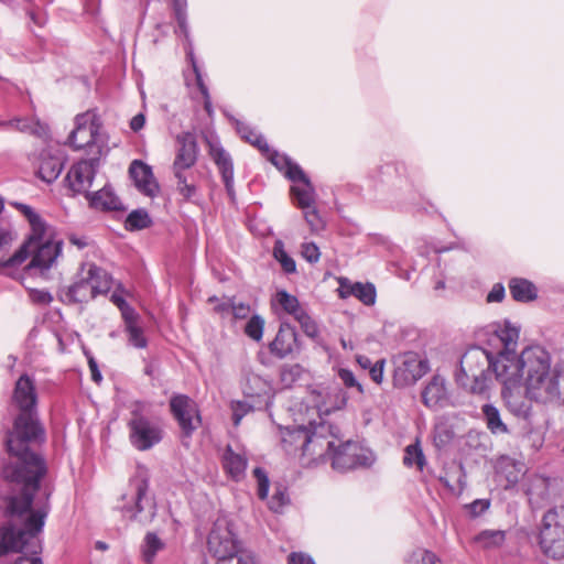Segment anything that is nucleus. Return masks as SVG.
<instances>
[{
  "mask_svg": "<svg viewBox=\"0 0 564 564\" xmlns=\"http://www.w3.org/2000/svg\"><path fill=\"white\" fill-rule=\"evenodd\" d=\"M36 403L34 381L28 375H22L15 382L12 395V404L19 414L6 437L9 459L0 468V506L9 510L14 522L31 520L33 531H39L43 524L44 512H28L30 495L40 489V481L46 474L44 459L31 449L32 445L45 440Z\"/></svg>",
  "mask_w": 564,
  "mask_h": 564,
  "instance_id": "nucleus-1",
  "label": "nucleus"
},
{
  "mask_svg": "<svg viewBox=\"0 0 564 564\" xmlns=\"http://www.w3.org/2000/svg\"><path fill=\"white\" fill-rule=\"evenodd\" d=\"M551 364L549 351L541 346H530L520 354L522 383L535 401H553L564 390V371L552 368Z\"/></svg>",
  "mask_w": 564,
  "mask_h": 564,
  "instance_id": "nucleus-2",
  "label": "nucleus"
},
{
  "mask_svg": "<svg viewBox=\"0 0 564 564\" xmlns=\"http://www.w3.org/2000/svg\"><path fill=\"white\" fill-rule=\"evenodd\" d=\"M30 495L28 512H44L43 523L48 512V505L33 506L34 494ZM0 512L6 517L7 522L0 527V557L8 553H24L32 556H20L14 564H43L37 554L42 551L41 533L44 524L39 531H33L31 520L23 519L21 522H14L12 514L4 507L0 506Z\"/></svg>",
  "mask_w": 564,
  "mask_h": 564,
  "instance_id": "nucleus-3",
  "label": "nucleus"
},
{
  "mask_svg": "<svg viewBox=\"0 0 564 564\" xmlns=\"http://www.w3.org/2000/svg\"><path fill=\"white\" fill-rule=\"evenodd\" d=\"M13 236L10 230H0V268L20 265L31 257L25 269L28 271L36 270L40 273H44L53 267L61 256L63 246V241L55 237L54 229L39 237L29 236L19 250L9 256Z\"/></svg>",
  "mask_w": 564,
  "mask_h": 564,
  "instance_id": "nucleus-4",
  "label": "nucleus"
},
{
  "mask_svg": "<svg viewBox=\"0 0 564 564\" xmlns=\"http://www.w3.org/2000/svg\"><path fill=\"white\" fill-rule=\"evenodd\" d=\"M492 356L480 347L468 349L459 362L455 380L459 387L473 394H482L491 382Z\"/></svg>",
  "mask_w": 564,
  "mask_h": 564,
  "instance_id": "nucleus-5",
  "label": "nucleus"
},
{
  "mask_svg": "<svg viewBox=\"0 0 564 564\" xmlns=\"http://www.w3.org/2000/svg\"><path fill=\"white\" fill-rule=\"evenodd\" d=\"M327 435L337 438L338 426L329 422H322L312 433L304 426L286 429L282 432L281 443L288 454H295L301 451L304 455L312 446L314 454L323 455L324 441Z\"/></svg>",
  "mask_w": 564,
  "mask_h": 564,
  "instance_id": "nucleus-6",
  "label": "nucleus"
},
{
  "mask_svg": "<svg viewBox=\"0 0 564 564\" xmlns=\"http://www.w3.org/2000/svg\"><path fill=\"white\" fill-rule=\"evenodd\" d=\"M324 448L330 456L333 468L339 471L368 467L375 460L372 452L362 447L359 443L351 441L343 443L339 429L337 438L327 435L324 441Z\"/></svg>",
  "mask_w": 564,
  "mask_h": 564,
  "instance_id": "nucleus-7",
  "label": "nucleus"
},
{
  "mask_svg": "<svg viewBox=\"0 0 564 564\" xmlns=\"http://www.w3.org/2000/svg\"><path fill=\"white\" fill-rule=\"evenodd\" d=\"M539 545L552 558H564V505L546 510L539 527Z\"/></svg>",
  "mask_w": 564,
  "mask_h": 564,
  "instance_id": "nucleus-8",
  "label": "nucleus"
},
{
  "mask_svg": "<svg viewBox=\"0 0 564 564\" xmlns=\"http://www.w3.org/2000/svg\"><path fill=\"white\" fill-rule=\"evenodd\" d=\"M130 500L133 506L124 503L121 507L123 516L130 520H138L143 524H149L156 516V505L153 499L148 498L149 481L145 477L138 476L130 480Z\"/></svg>",
  "mask_w": 564,
  "mask_h": 564,
  "instance_id": "nucleus-9",
  "label": "nucleus"
},
{
  "mask_svg": "<svg viewBox=\"0 0 564 564\" xmlns=\"http://www.w3.org/2000/svg\"><path fill=\"white\" fill-rule=\"evenodd\" d=\"M131 415L128 422L129 441L135 449L149 451L162 441L163 429L156 421L144 416L139 410H133Z\"/></svg>",
  "mask_w": 564,
  "mask_h": 564,
  "instance_id": "nucleus-10",
  "label": "nucleus"
},
{
  "mask_svg": "<svg viewBox=\"0 0 564 564\" xmlns=\"http://www.w3.org/2000/svg\"><path fill=\"white\" fill-rule=\"evenodd\" d=\"M76 127L69 134L68 141L76 150L88 147L89 149L97 148L96 154H100V147L97 144V139L101 129V121L99 116L94 110H88L84 113L77 115Z\"/></svg>",
  "mask_w": 564,
  "mask_h": 564,
  "instance_id": "nucleus-11",
  "label": "nucleus"
},
{
  "mask_svg": "<svg viewBox=\"0 0 564 564\" xmlns=\"http://www.w3.org/2000/svg\"><path fill=\"white\" fill-rule=\"evenodd\" d=\"M207 549L217 561L240 551L239 541L236 539L230 522L226 518H218L208 534Z\"/></svg>",
  "mask_w": 564,
  "mask_h": 564,
  "instance_id": "nucleus-12",
  "label": "nucleus"
},
{
  "mask_svg": "<svg viewBox=\"0 0 564 564\" xmlns=\"http://www.w3.org/2000/svg\"><path fill=\"white\" fill-rule=\"evenodd\" d=\"M170 409L176 420L182 435L191 437L202 425V417L197 403L185 394H175L170 400Z\"/></svg>",
  "mask_w": 564,
  "mask_h": 564,
  "instance_id": "nucleus-13",
  "label": "nucleus"
},
{
  "mask_svg": "<svg viewBox=\"0 0 564 564\" xmlns=\"http://www.w3.org/2000/svg\"><path fill=\"white\" fill-rule=\"evenodd\" d=\"M429 371V362L409 351L394 360L393 384L399 388L414 384Z\"/></svg>",
  "mask_w": 564,
  "mask_h": 564,
  "instance_id": "nucleus-14",
  "label": "nucleus"
},
{
  "mask_svg": "<svg viewBox=\"0 0 564 564\" xmlns=\"http://www.w3.org/2000/svg\"><path fill=\"white\" fill-rule=\"evenodd\" d=\"M98 162L99 158L95 155L88 160H80L69 169L65 181L73 195H88Z\"/></svg>",
  "mask_w": 564,
  "mask_h": 564,
  "instance_id": "nucleus-15",
  "label": "nucleus"
},
{
  "mask_svg": "<svg viewBox=\"0 0 564 564\" xmlns=\"http://www.w3.org/2000/svg\"><path fill=\"white\" fill-rule=\"evenodd\" d=\"M492 369L496 379L502 384V389H508L522 384V373L520 372V355L516 357L508 351H499L498 356L492 358Z\"/></svg>",
  "mask_w": 564,
  "mask_h": 564,
  "instance_id": "nucleus-16",
  "label": "nucleus"
},
{
  "mask_svg": "<svg viewBox=\"0 0 564 564\" xmlns=\"http://www.w3.org/2000/svg\"><path fill=\"white\" fill-rule=\"evenodd\" d=\"M198 144L194 133L182 132L175 138V158L172 167H194L198 160Z\"/></svg>",
  "mask_w": 564,
  "mask_h": 564,
  "instance_id": "nucleus-17",
  "label": "nucleus"
},
{
  "mask_svg": "<svg viewBox=\"0 0 564 564\" xmlns=\"http://www.w3.org/2000/svg\"><path fill=\"white\" fill-rule=\"evenodd\" d=\"M269 350L279 359L299 352L300 343L295 328L288 323H282L274 339L269 344Z\"/></svg>",
  "mask_w": 564,
  "mask_h": 564,
  "instance_id": "nucleus-18",
  "label": "nucleus"
},
{
  "mask_svg": "<svg viewBox=\"0 0 564 564\" xmlns=\"http://www.w3.org/2000/svg\"><path fill=\"white\" fill-rule=\"evenodd\" d=\"M501 395L506 406L513 415L520 419H528L530 416L532 409L531 402L535 399L527 393V388H524L523 383L502 389Z\"/></svg>",
  "mask_w": 564,
  "mask_h": 564,
  "instance_id": "nucleus-19",
  "label": "nucleus"
},
{
  "mask_svg": "<svg viewBox=\"0 0 564 564\" xmlns=\"http://www.w3.org/2000/svg\"><path fill=\"white\" fill-rule=\"evenodd\" d=\"M208 152L221 174L227 194L234 199V164L230 154L218 142H210Z\"/></svg>",
  "mask_w": 564,
  "mask_h": 564,
  "instance_id": "nucleus-20",
  "label": "nucleus"
},
{
  "mask_svg": "<svg viewBox=\"0 0 564 564\" xmlns=\"http://www.w3.org/2000/svg\"><path fill=\"white\" fill-rule=\"evenodd\" d=\"M130 177L135 187L147 196L153 197L160 187L155 181L151 167L142 161L134 160L129 167Z\"/></svg>",
  "mask_w": 564,
  "mask_h": 564,
  "instance_id": "nucleus-21",
  "label": "nucleus"
},
{
  "mask_svg": "<svg viewBox=\"0 0 564 564\" xmlns=\"http://www.w3.org/2000/svg\"><path fill=\"white\" fill-rule=\"evenodd\" d=\"M423 403L431 409L444 408L449 403V393L446 380L434 375L422 391Z\"/></svg>",
  "mask_w": 564,
  "mask_h": 564,
  "instance_id": "nucleus-22",
  "label": "nucleus"
},
{
  "mask_svg": "<svg viewBox=\"0 0 564 564\" xmlns=\"http://www.w3.org/2000/svg\"><path fill=\"white\" fill-rule=\"evenodd\" d=\"M172 173L176 180V189L185 200H192L198 192V173L194 167H172Z\"/></svg>",
  "mask_w": 564,
  "mask_h": 564,
  "instance_id": "nucleus-23",
  "label": "nucleus"
},
{
  "mask_svg": "<svg viewBox=\"0 0 564 564\" xmlns=\"http://www.w3.org/2000/svg\"><path fill=\"white\" fill-rule=\"evenodd\" d=\"M221 465L227 475L239 480L245 475L247 457L243 453L235 452L230 445H227L221 456Z\"/></svg>",
  "mask_w": 564,
  "mask_h": 564,
  "instance_id": "nucleus-24",
  "label": "nucleus"
},
{
  "mask_svg": "<svg viewBox=\"0 0 564 564\" xmlns=\"http://www.w3.org/2000/svg\"><path fill=\"white\" fill-rule=\"evenodd\" d=\"M0 127L3 130L12 129L37 138L47 137V126L32 118H13L11 120L1 121Z\"/></svg>",
  "mask_w": 564,
  "mask_h": 564,
  "instance_id": "nucleus-25",
  "label": "nucleus"
},
{
  "mask_svg": "<svg viewBox=\"0 0 564 564\" xmlns=\"http://www.w3.org/2000/svg\"><path fill=\"white\" fill-rule=\"evenodd\" d=\"M89 206L99 210H121L123 209L119 197L113 193L110 186H104L101 189L86 196Z\"/></svg>",
  "mask_w": 564,
  "mask_h": 564,
  "instance_id": "nucleus-26",
  "label": "nucleus"
},
{
  "mask_svg": "<svg viewBox=\"0 0 564 564\" xmlns=\"http://www.w3.org/2000/svg\"><path fill=\"white\" fill-rule=\"evenodd\" d=\"M97 295L84 276L61 292V300L67 304L84 303L95 299Z\"/></svg>",
  "mask_w": 564,
  "mask_h": 564,
  "instance_id": "nucleus-27",
  "label": "nucleus"
},
{
  "mask_svg": "<svg viewBox=\"0 0 564 564\" xmlns=\"http://www.w3.org/2000/svg\"><path fill=\"white\" fill-rule=\"evenodd\" d=\"M63 166L62 158L42 152L40 154L37 175L42 181L52 183L59 176Z\"/></svg>",
  "mask_w": 564,
  "mask_h": 564,
  "instance_id": "nucleus-28",
  "label": "nucleus"
},
{
  "mask_svg": "<svg viewBox=\"0 0 564 564\" xmlns=\"http://www.w3.org/2000/svg\"><path fill=\"white\" fill-rule=\"evenodd\" d=\"M85 278L96 295L107 293L111 289V275L94 263L87 264V274Z\"/></svg>",
  "mask_w": 564,
  "mask_h": 564,
  "instance_id": "nucleus-29",
  "label": "nucleus"
},
{
  "mask_svg": "<svg viewBox=\"0 0 564 564\" xmlns=\"http://www.w3.org/2000/svg\"><path fill=\"white\" fill-rule=\"evenodd\" d=\"M509 290L511 296L517 302H531L538 296V290L535 285L523 278H512L509 281Z\"/></svg>",
  "mask_w": 564,
  "mask_h": 564,
  "instance_id": "nucleus-30",
  "label": "nucleus"
},
{
  "mask_svg": "<svg viewBox=\"0 0 564 564\" xmlns=\"http://www.w3.org/2000/svg\"><path fill=\"white\" fill-rule=\"evenodd\" d=\"M494 335L499 339L502 345L500 351H508L513 354L519 339V329L511 326L510 323L505 322L495 326Z\"/></svg>",
  "mask_w": 564,
  "mask_h": 564,
  "instance_id": "nucleus-31",
  "label": "nucleus"
},
{
  "mask_svg": "<svg viewBox=\"0 0 564 564\" xmlns=\"http://www.w3.org/2000/svg\"><path fill=\"white\" fill-rule=\"evenodd\" d=\"M482 419L487 429L495 435L508 434L509 429L502 421L500 411L494 404H484L481 406Z\"/></svg>",
  "mask_w": 564,
  "mask_h": 564,
  "instance_id": "nucleus-32",
  "label": "nucleus"
},
{
  "mask_svg": "<svg viewBox=\"0 0 564 564\" xmlns=\"http://www.w3.org/2000/svg\"><path fill=\"white\" fill-rule=\"evenodd\" d=\"M140 316L135 314L129 318L123 319L124 332L128 335V343L139 349L148 346V339L144 336L143 328L139 324Z\"/></svg>",
  "mask_w": 564,
  "mask_h": 564,
  "instance_id": "nucleus-33",
  "label": "nucleus"
},
{
  "mask_svg": "<svg viewBox=\"0 0 564 564\" xmlns=\"http://www.w3.org/2000/svg\"><path fill=\"white\" fill-rule=\"evenodd\" d=\"M164 542L154 532H148L140 546L141 555L147 564H152L158 552L164 549Z\"/></svg>",
  "mask_w": 564,
  "mask_h": 564,
  "instance_id": "nucleus-34",
  "label": "nucleus"
},
{
  "mask_svg": "<svg viewBox=\"0 0 564 564\" xmlns=\"http://www.w3.org/2000/svg\"><path fill=\"white\" fill-rule=\"evenodd\" d=\"M506 540V533L501 530H484L474 538V542L484 550L499 547Z\"/></svg>",
  "mask_w": 564,
  "mask_h": 564,
  "instance_id": "nucleus-35",
  "label": "nucleus"
},
{
  "mask_svg": "<svg viewBox=\"0 0 564 564\" xmlns=\"http://www.w3.org/2000/svg\"><path fill=\"white\" fill-rule=\"evenodd\" d=\"M403 464L406 467L416 466V468L422 471L426 465V458L422 451L419 438H416L414 444H410L404 449Z\"/></svg>",
  "mask_w": 564,
  "mask_h": 564,
  "instance_id": "nucleus-36",
  "label": "nucleus"
},
{
  "mask_svg": "<svg viewBox=\"0 0 564 564\" xmlns=\"http://www.w3.org/2000/svg\"><path fill=\"white\" fill-rule=\"evenodd\" d=\"M354 295L365 305H372L376 301V289L371 283H355L349 291H341V296Z\"/></svg>",
  "mask_w": 564,
  "mask_h": 564,
  "instance_id": "nucleus-37",
  "label": "nucleus"
},
{
  "mask_svg": "<svg viewBox=\"0 0 564 564\" xmlns=\"http://www.w3.org/2000/svg\"><path fill=\"white\" fill-rule=\"evenodd\" d=\"M21 212L25 216L31 226L30 236L39 237L40 235L48 232V230L53 229V227L48 226L42 219V217L39 214H36L30 206L21 205Z\"/></svg>",
  "mask_w": 564,
  "mask_h": 564,
  "instance_id": "nucleus-38",
  "label": "nucleus"
},
{
  "mask_svg": "<svg viewBox=\"0 0 564 564\" xmlns=\"http://www.w3.org/2000/svg\"><path fill=\"white\" fill-rule=\"evenodd\" d=\"M292 193L300 208L306 209L314 205L315 189L310 181L308 184H304L303 188L292 187Z\"/></svg>",
  "mask_w": 564,
  "mask_h": 564,
  "instance_id": "nucleus-39",
  "label": "nucleus"
},
{
  "mask_svg": "<svg viewBox=\"0 0 564 564\" xmlns=\"http://www.w3.org/2000/svg\"><path fill=\"white\" fill-rule=\"evenodd\" d=\"M273 256L275 260L281 264L285 273L290 274L296 271L295 261L292 257L288 254L282 241H275L273 247Z\"/></svg>",
  "mask_w": 564,
  "mask_h": 564,
  "instance_id": "nucleus-40",
  "label": "nucleus"
},
{
  "mask_svg": "<svg viewBox=\"0 0 564 564\" xmlns=\"http://www.w3.org/2000/svg\"><path fill=\"white\" fill-rule=\"evenodd\" d=\"M303 368L299 364L284 365L280 369V382L284 388H291L302 376Z\"/></svg>",
  "mask_w": 564,
  "mask_h": 564,
  "instance_id": "nucleus-41",
  "label": "nucleus"
},
{
  "mask_svg": "<svg viewBox=\"0 0 564 564\" xmlns=\"http://www.w3.org/2000/svg\"><path fill=\"white\" fill-rule=\"evenodd\" d=\"M151 225V219L145 210L138 209L131 212L124 223L128 230H140L148 228Z\"/></svg>",
  "mask_w": 564,
  "mask_h": 564,
  "instance_id": "nucleus-42",
  "label": "nucleus"
},
{
  "mask_svg": "<svg viewBox=\"0 0 564 564\" xmlns=\"http://www.w3.org/2000/svg\"><path fill=\"white\" fill-rule=\"evenodd\" d=\"M404 564H442L435 553L417 549L413 551L405 560Z\"/></svg>",
  "mask_w": 564,
  "mask_h": 564,
  "instance_id": "nucleus-43",
  "label": "nucleus"
},
{
  "mask_svg": "<svg viewBox=\"0 0 564 564\" xmlns=\"http://www.w3.org/2000/svg\"><path fill=\"white\" fill-rule=\"evenodd\" d=\"M264 319L259 315H253L245 326V334L256 340L260 341L263 336Z\"/></svg>",
  "mask_w": 564,
  "mask_h": 564,
  "instance_id": "nucleus-44",
  "label": "nucleus"
},
{
  "mask_svg": "<svg viewBox=\"0 0 564 564\" xmlns=\"http://www.w3.org/2000/svg\"><path fill=\"white\" fill-rule=\"evenodd\" d=\"M216 564H256V561L250 552L240 550L230 556L217 561Z\"/></svg>",
  "mask_w": 564,
  "mask_h": 564,
  "instance_id": "nucleus-45",
  "label": "nucleus"
},
{
  "mask_svg": "<svg viewBox=\"0 0 564 564\" xmlns=\"http://www.w3.org/2000/svg\"><path fill=\"white\" fill-rule=\"evenodd\" d=\"M186 0H173V9L175 13V19L178 23L181 31L187 35V23H186Z\"/></svg>",
  "mask_w": 564,
  "mask_h": 564,
  "instance_id": "nucleus-46",
  "label": "nucleus"
},
{
  "mask_svg": "<svg viewBox=\"0 0 564 564\" xmlns=\"http://www.w3.org/2000/svg\"><path fill=\"white\" fill-rule=\"evenodd\" d=\"M275 300L288 314L292 313L300 305L299 300L284 290L276 293Z\"/></svg>",
  "mask_w": 564,
  "mask_h": 564,
  "instance_id": "nucleus-47",
  "label": "nucleus"
},
{
  "mask_svg": "<svg viewBox=\"0 0 564 564\" xmlns=\"http://www.w3.org/2000/svg\"><path fill=\"white\" fill-rule=\"evenodd\" d=\"M304 218L311 230L314 232H318L325 228L324 219L319 216L318 212L314 207L305 209Z\"/></svg>",
  "mask_w": 564,
  "mask_h": 564,
  "instance_id": "nucleus-48",
  "label": "nucleus"
},
{
  "mask_svg": "<svg viewBox=\"0 0 564 564\" xmlns=\"http://www.w3.org/2000/svg\"><path fill=\"white\" fill-rule=\"evenodd\" d=\"M253 475L258 481V497L261 500H264L267 499L269 491V478L267 473L262 468L257 467L253 470Z\"/></svg>",
  "mask_w": 564,
  "mask_h": 564,
  "instance_id": "nucleus-49",
  "label": "nucleus"
},
{
  "mask_svg": "<svg viewBox=\"0 0 564 564\" xmlns=\"http://www.w3.org/2000/svg\"><path fill=\"white\" fill-rule=\"evenodd\" d=\"M110 300L120 310L122 319L129 318L138 314L135 310L126 302L122 295L115 292L111 295Z\"/></svg>",
  "mask_w": 564,
  "mask_h": 564,
  "instance_id": "nucleus-50",
  "label": "nucleus"
},
{
  "mask_svg": "<svg viewBox=\"0 0 564 564\" xmlns=\"http://www.w3.org/2000/svg\"><path fill=\"white\" fill-rule=\"evenodd\" d=\"M285 175L293 182L299 181L302 182L303 184H308V177L305 175L303 170L297 164H294L291 161L286 162Z\"/></svg>",
  "mask_w": 564,
  "mask_h": 564,
  "instance_id": "nucleus-51",
  "label": "nucleus"
},
{
  "mask_svg": "<svg viewBox=\"0 0 564 564\" xmlns=\"http://www.w3.org/2000/svg\"><path fill=\"white\" fill-rule=\"evenodd\" d=\"M301 253L310 263H316L319 260L321 252L314 242H305L302 245Z\"/></svg>",
  "mask_w": 564,
  "mask_h": 564,
  "instance_id": "nucleus-52",
  "label": "nucleus"
},
{
  "mask_svg": "<svg viewBox=\"0 0 564 564\" xmlns=\"http://www.w3.org/2000/svg\"><path fill=\"white\" fill-rule=\"evenodd\" d=\"M338 377L347 388H356L359 393H364L362 386L357 381L355 375L349 369H339Z\"/></svg>",
  "mask_w": 564,
  "mask_h": 564,
  "instance_id": "nucleus-53",
  "label": "nucleus"
},
{
  "mask_svg": "<svg viewBox=\"0 0 564 564\" xmlns=\"http://www.w3.org/2000/svg\"><path fill=\"white\" fill-rule=\"evenodd\" d=\"M288 501L289 498L286 494L281 489H276L269 501V508L274 512H279Z\"/></svg>",
  "mask_w": 564,
  "mask_h": 564,
  "instance_id": "nucleus-54",
  "label": "nucleus"
},
{
  "mask_svg": "<svg viewBox=\"0 0 564 564\" xmlns=\"http://www.w3.org/2000/svg\"><path fill=\"white\" fill-rule=\"evenodd\" d=\"M232 421L235 425H239L242 417L251 410V406L246 402L232 403Z\"/></svg>",
  "mask_w": 564,
  "mask_h": 564,
  "instance_id": "nucleus-55",
  "label": "nucleus"
},
{
  "mask_svg": "<svg viewBox=\"0 0 564 564\" xmlns=\"http://www.w3.org/2000/svg\"><path fill=\"white\" fill-rule=\"evenodd\" d=\"M300 325H301L303 332L308 337L314 338L318 335V327H317L316 323L311 318L310 315H307L304 319H302L300 322Z\"/></svg>",
  "mask_w": 564,
  "mask_h": 564,
  "instance_id": "nucleus-56",
  "label": "nucleus"
},
{
  "mask_svg": "<svg viewBox=\"0 0 564 564\" xmlns=\"http://www.w3.org/2000/svg\"><path fill=\"white\" fill-rule=\"evenodd\" d=\"M489 506H490L489 500L477 499V500L473 501L471 503H469L467 506V508L469 509L470 513L474 517H477V516L484 513L489 508Z\"/></svg>",
  "mask_w": 564,
  "mask_h": 564,
  "instance_id": "nucleus-57",
  "label": "nucleus"
},
{
  "mask_svg": "<svg viewBox=\"0 0 564 564\" xmlns=\"http://www.w3.org/2000/svg\"><path fill=\"white\" fill-rule=\"evenodd\" d=\"M384 359L377 360L372 367H370L369 373L371 379L376 383H381L383 380V367H384Z\"/></svg>",
  "mask_w": 564,
  "mask_h": 564,
  "instance_id": "nucleus-58",
  "label": "nucleus"
},
{
  "mask_svg": "<svg viewBox=\"0 0 564 564\" xmlns=\"http://www.w3.org/2000/svg\"><path fill=\"white\" fill-rule=\"evenodd\" d=\"M191 59H192L193 70L195 73L196 85H197L200 94L203 95V97H208V95H209L208 88H207V86L205 85V83L203 80L202 73H200L196 62L194 61L193 55H191Z\"/></svg>",
  "mask_w": 564,
  "mask_h": 564,
  "instance_id": "nucleus-59",
  "label": "nucleus"
},
{
  "mask_svg": "<svg viewBox=\"0 0 564 564\" xmlns=\"http://www.w3.org/2000/svg\"><path fill=\"white\" fill-rule=\"evenodd\" d=\"M289 564H315L314 560L302 552H293L288 557Z\"/></svg>",
  "mask_w": 564,
  "mask_h": 564,
  "instance_id": "nucleus-60",
  "label": "nucleus"
},
{
  "mask_svg": "<svg viewBox=\"0 0 564 564\" xmlns=\"http://www.w3.org/2000/svg\"><path fill=\"white\" fill-rule=\"evenodd\" d=\"M505 297V288L502 284L497 283L492 286L487 295V302H501Z\"/></svg>",
  "mask_w": 564,
  "mask_h": 564,
  "instance_id": "nucleus-61",
  "label": "nucleus"
},
{
  "mask_svg": "<svg viewBox=\"0 0 564 564\" xmlns=\"http://www.w3.org/2000/svg\"><path fill=\"white\" fill-rule=\"evenodd\" d=\"M33 302L39 304H50L53 301V296L47 291L35 290L31 293Z\"/></svg>",
  "mask_w": 564,
  "mask_h": 564,
  "instance_id": "nucleus-62",
  "label": "nucleus"
},
{
  "mask_svg": "<svg viewBox=\"0 0 564 564\" xmlns=\"http://www.w3.org/2000/svg\"><path fill=\"white\" fill-rule=\"evenodd\" d=\"M238 132L241 135V138L245 139L246 141H248L249 143H252L254 141L256 137L259 135V133H257L254 130H252L247 124H240L238 127Z\"/></svg>",
  "mask_w": 564,
  "mask_h": 564,
  "instance_id": "nucleus-63",
  "label": "nucleus"
},
{
  "mask_svg": "<svg viewBox=\"0 0 564 564\" xmlns=\"http://www.w3.org/2000/svg\"><path fill=\"white\" fill-rule=\"evenodd\" d=\"M250 312L249 305H246L243 303L239 304H232L231 305V313L236 318H246Z\"/></svg>",
  "mask_w": 564,
  "mask_h": 564,
  "instance_id": "nucleus-64",
  "label": "nucleus"
}]
</instances>
